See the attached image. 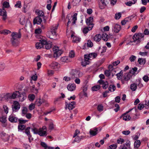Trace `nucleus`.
I'll return each mask as SVG.
<instances>
[{"mask_svg":"<svg viewBox=\"0 0 149 149\" xmlns=\"http://www.w3.org/2000/svg\"><path fill=\"white\" fill-rule=\"evenodd\" d=\"M19 98V101L23 102L26 99L25 97L20 93L18 91H16L13 93H8L0 95V100H5L8 101L10 99H15L16 98Z\"/></svg>","mask_w":149,"mask_h":149,"instance_id":"f257e3e1","label":"nucleus"},{"mask_svg":"<svg viewBox=\"0 0 149 149\" xmlns=\"http://www.w3.org/2000/svg\"><path fill=\"white\" fill-rule=\"evenodd\" d=\"M97 56V54L95 53L84 55V60L81 62V65L83 66H85L89 64L90 63V61L95 58Z\"/></svg>","mask_w":149,"mask_h":149,"instance_id":"f03ea898","label":"nucleus"},{"mask_svg":"<svg viewBox=\"0 0 149 149\" xmlns=\"http://www.w3.org/2000/svg\"><path fill=\"white\" fill-rule=\"evenodd\" d=\"M11 36V42L13 46L15 47L17 46L19 44V39L21 37L19 33L13 32Z\"/></svg>","mask_w":149,"mask_h":149,"instance_id":"7ed1b4c3","label":"nucleus"},{"mask_svg":"<svg viewBox=\"0 0 149 149\" xmlns=\"http://www.w3.org/2000/svg\"><path fill=\"white\" fill-rule=\"evenodd\" d=\"M58 25H53L51 27V31H49L47 33V36L51 39H55L57 36L56 31L58 27Z\"/></svg>","mask_w":149,"mask_h":149,"instance_id":"20e7f679","label":"nucleus"},{"mask_svg":"<svg viewBox=\"0 0 149 149\" xmlns=\"http://www.w3.org/2000/svg\"><path fill=\"white\" fill-rule=\"evenodd\" d=\"M77 13H74L73 16L72 17L70 16V15H68L67 16V18L68 20V22L67 24V27L69 26V24L71 23L72 21V25L75 24L76 21L77 20Z\"/></svg>","mask_w":149,"mask_h":149,"instance_id":"39448f33","label":"nucleus"},{"mask_svg":"<svg viewBox=\"0 0 149 149\" xmlns=\"http://www.w3.org/2000/svg\"><path fill=\"white\" fill-rule=\"evenodd\" d=\"M72 78L74 79L76 78L80 77L82 76V73L78 70H72L70 73Z\"/></svg>","mask_w":149,"mask_h":149,"instance_id":"423d86ee","label":"nucleus"},{"mask_svg":"<svg viewBox=\"0 0 149 149\" xmlns=\"http://www.w3.org/2000/svg\"><path fill=\"white\" fill-rule=\"evenodd\" d=\"M53 56L55 58H57L60 56L62 53L63 52L60 49L57 47H54L53 48Z\"/></svg>","mask_w":149,"mask_h":149,"instance_id":"0eeeda50","label":"nucleus"},{"mask_svg":"<svg viewBox=\"0 0 149 149\" xmlns=\"http://www.w3.org/2000/svg\"><path fill=\"white\" fill-rule=\"evenodd\" d=\"M144 34L141 33H139L135 34L133 37V39L134 40L133 42H135L137 41V43H139L140 42V40L144 37Z\"/></svg>","mask_w":149,"mask_h":149,"instance_id":"6e6552de","label":"nucleus"},{"mask_svg":"<svg viewBox=\"0 0 149 149\" xmlns=\"http://www.w3.org/2000/svg\"><path fill=\"white\" fill-rule=\"evenodd\" d=\"M132 71H130L129 72L126 73L124 74L123 79H122L121 81L123 83L124 81H128L132 77L133 74L132 73Z\"/></svg>","mask_w":149,"mask_h":149,"instance_id":"1a4fd4ad","label":"nucleus"},{"mask_svg":"<svg viewBox=\"0 0 149 149\" xmlns=\"http://www.w3.org/2000/svg\"><path fill=\"white\" fill-rule=\"evenodd\" d=\"M128 111H130L129 113L130 116L131 117V119L134 120L138 118V116L136 114V111L135 110H134L133 109H132Z\"/></svg>","mask_w":149,"mask_h":149,"instance_id":"9d476101","label":"nucleus"},{"mask_svg":"<svg viewBox=\"0 0 149 149\" xmlns=\"http://www.w3.org/2000/svg\"><path fill=\"white\" fill-rule=\"evenodd\" d=\"M20 107V105L17 101L14 102L13 105L12 106V109L13 111H17Z\"/></svg>","mask_w":149,"mask_h":149,"instance_id":"9b49d317","label":"nucleus"},{"mask_svg":"<svg viewBox=\"0 0 149 149\" xmlns=\"http://www.w3.org/2000/svg\"><path fill=\"white\" fill-rule=\"evenodd\" d=\"M47 128L46 126H43L42 128L39 129V135L41 136H46L47 135Z\"/></svg>","mask_w":149,"mask_h":149,"instance_id":"f8f14e48","label":"nucleus"},{"mask_svg":"<svg viewBox=\"0 0 149 149\" xmlns=\"http://www.w3.org/2000/svg\"><path fill=\"white\" fill-rule=\"evenodd\" d=\"M75 102L72 101L68 104L65 102V109H68L69 110H71L75 107Z\"/></svg>","mask_w":149,"mask_h":149,"instance_id":"ddd939ff","label":"nucleus"},{"mask_svg":"<svg viewBox=\"0 0 149 149\" xmlns=\"http://www.w3.org/2000/svg\"><path fill=\"white\" fill-rule=\"evenodd\" d=\"M119 149H130V142L128 141L123 144L121 145L119 148Z\"/></svg>","mask_w":149,"mask_h":149,"instance_id":"4468645a","label":"nucleus"},{"mask_svg":"<svg viewBox=\"0 0 149 149\" xmlns=\"http://www.w3.org/2000/svg\"><path fill=\"white\" fill-rule=\"evenodd\" d=\"M120 26L117 24H114L113 26L112 31L114 33H117L119 32L121 29Z\"/></svg>","mask_w":149,"mask_h":149,"instance_id":"2eb2a0df","label":"nucleus"},{"mask_svg":"<svg viewBox=\"0 0 149 149\" xmlns=\"http://www.w3.org/2000/svg\"><path fill=\"white\" fill-rule=\"evenodd\" d=\"M46 43V41L44 40H40V42H37L36 44V48L37 49H40L44 47V44Z\"/></svg>","mask_w":149,"mask_h":149,"instance_id":"dca6fc26","label":"nucleus"},{"mask_svg":"<svg viewBox=\"0 0 149 149\" xmlns=\"http://www.w3.org/2000/svg\"><path fill=\"white\" fill-rule=\"evenodd\" d=\"M8 119L12 123H16L18 120V118L13 114L10 115L8 117Z\"/></svg>","mask_w":149,"mask_h":149,"instance_id":"f3484780","label":"nucleus"},{"mask_svg":"<svg viewBox=\"0 0 149 149\" xmlns=\"http://www.w3.org/2000/svg\"><path fill=\"white\" fill-rule=\"evenodd\" d=\"M1 138L4 141H6L9 140L10 138L9 136L3 132L0 134Z\"/></svg>","mask_w":149,"mask_h":149,"instance_id":"a211bd4d","label":"nucleus"},{"mask_svg":"<svg viewBox=\"0 0 149 149\" xmlns=\"http://www.w3.org/2000/svg\"><path fill=\"white\" fill-rule=\"evenodd\" d=\"M0 15L2 16V19L5 20L7 17V14L6 10L4 9H0Z\"/></svg>","mask_w":149,"mask_h":149,"instance_id":"6ab92c4d","label":"nucleus"},{"mask_svg":"<svg viewBox=\"0 0 149 149\" xmlns=\"http://www.w3.org/2000/svg\"><path fill=\"white\" fill-rule=\"evenodd\" d=\"M130 111H127L126 113L123 114L122 116L123 120L125 121L129 120L131 119V117L129 114Z\"/></svg>","mask_w":149,"mask_h":149,"instance_id":"aec40b11","label":"nucleus"},{"mask_svg":"<svg viewBox=\"0 0 149 149\" xmlns=\"http://www.w3.org/2000/svg\"><path fill=\"white\" fill-rule=\"evenodd\" d=\"M93 17H90L86 20V24L90 26H93Z\"/></svg>","mask_w":149,"mask_h":149,"instance_id":"412c9836","label":"nucleus"},{"mask_svg":"<svg viewBox=\"0 0 149 149\" xmlns=\"http://www.w3.org/2000/svg\"><path fill=\"white\" fill-rule=\"evenodd\" d=\"M109 1L108 0H101V3L100 4V8L101 9H103L108 4Z\"/></svg>","mask_w":149,"mask_h":149,"instance_id":"4be33fe9","label":"nucleus"},{"mask_svg":"<svg viewBox=\"0 0 149 149\" xmlns=\"http://www.w3.org/2000/svg\"><path fill=\"white\" fill-rule=\"evenodd\" d=\"M89 133L92 136H94L97 134L98 133V129L97 128H94L90 130Z\"/></svg>","mask_w":149,"mask_h":149,"instance_id":"5701e85b","label":"nucleus"},{"mask_svg":"<svg viewBox=\"0 0 149 149\" xmlns=\"http://www.w3.org/2000/svg\"><path fill=\"white\" fill-rule=\"evenodd\" d=\"M51 68L53 69L57 70L60 67L58 63L56 62H52L50 65Z\"/></svg>","mask_w":149,"mask_h":149,"instance_id":"b1692460","label":"nucleus"},{"mask_svg":"<svg viewBox=\"0 0 149 149\" xmlns=\"http://www.w3.org/2000/svg\"><path fill=\"white\" fill-rule=\"evenodd\" d=\"M42 20L41 18L39 16L36 17L33 20V23L34 24H40L42 22Z\"/></svg>","mask_w":149,"mask_h":149,"instance_id":"393cba45","label":"nucleus"},{"mask_svg":"<svg viewBox=\"0 0 149 149\" xmlns=\"http://www.w3.org/2000/svg\"><path fill=\"white\" fill-rule=\"evenodd\" d=\"M76 88V85L74 84H69L67 87L68 90L70 91H72L75 90Z\"/></svg>","mask_w":149,"mask_h":149,"instance_id":"a878e982","label":"nucleus"},{"mask_svg":"<svg viewBox=\"0 0 149 149\" xmlns=\"http://www.w3.org/2000/svg\"><path fill=\"white\" fill-rule=\"evenodd\" d=\"M99 82L101 84H102V87L104 89H106L108 87V83L107 82H104L102 80L99 81Z\"/></svg>","mask_w":149,"mask_h":149,"instance_id":"bb28decb","label":"nucleus"},{"mask_svg":"<svg viewBox=\"0 0 149 149\" xmlns=\"http://www.w3.org/2000/svg\"><path fill=\"white\" fill-rule=\"evenodd\" d=\"M30 89L31 92L37 94L38 92V88H36L34 85L31 86Z\"/></svg>","mask_w":149,"mask_h":149,"instance_id":"cd10ccee","label":"nucleus"},{"mask_svg":"<svg viewBox=\"0 0 149 149\" xmlns=\"http://www.w3.org/2000/svg\"><path fill=\"white\" fill-rule=\"evenodd\" d=\"M35 13L38 16L44 17V14L43 11L42 10H40L38 9H37L35 10Z\"/></svg>","mask_w":149,"mask_h":149,"instance_id":"c85d7f7f","label":"nucleus"},{"mask_svg":"<svg viewBox=\"0 0 149 149\" xmlns=\"http://www.w3.org/2000/svg\"><path fill=\"white\" fill-rule=\"evenodd\" d=\"M116 72L114 70H112L111 72L110 70H106L104 72V74L106 76L108 77L111 75V72L112 74H115L116 73Z\"/></svg>","mask_w":149,"mask_h":149,"instance_id":"c756f323","label":"nucleus"},{"mask_svg":"<svg viewBox=\"0 0 149 149\" xmlns=\"http://www.w3.org/2000/svg\"><path fill=\"white\" fill-rule=\"evenodd\" d=\"M40 145L44 148V149H54V147L47 146V144L44 142H41Z\"/></svg>","mask_w":149,"mask_h":149,"instance_id":"7c9ffc66","label":"nucleus"},{"mask_svg":"<svg viewBox=\"0 0 149 149\" xmlns=\"http://www.w3.org/2000/svg\"><path fill=\"white\" fill-rule=\"evenodd\" d=\"M102 36L100 34H97L94 37V40L96 42H99L101 39Z\"/></svg>","mask_w":149,"mask_h":149,"instance_id":"2f4dec72","label":"nucleus"},{"mask_svg":"<svg viewBox=\"0 0 149 149\" xmlns=\"http://www.w3.org/2000/svg\"><path fill=\"white\" fill-rule=\"evenodd\" d=\"M30 128L29 127H27L25 129V133L29 137V140L30 142H31L30 138L31 137V136L30 134Z\"/></svg>","mask_w":149,"mask_h":149,"instance_id":"473e14b6","label":"nucleus"},{"mask_svg":"<svg viewBox=\"0 0 149 149\" xmlns=\"http://www.w3.org/2000/svg\"><path fill=\"white\" fill-rule=\"evenodd\" d=\"M137 84L133 83L130 85V89L132 91H136L137 88Z\"/></svg>","mask_w":149,"mask_h":149,"instance_id":"72a5a7b5","label":"nucleus"},{"mask_svg":"<svg viewBox=\"0 0 149 149\" xmlns=\"http://www.w3.org/2000/svg\"><path fill=\"white\" fill-rule=\"evenodd\" d=\"M52 43L51 42H47L46 41V43L44 44V46H45L46 49H50L52 47Z\"/></svg>","mask_w":149,"mask_h":149,"instance_id":"f704fd0d","label":"nucleus"},{"mask_svg":"<svg viewBox=\"0 0 149 149\" xmlns=\"http://www.w3.org/2000/svg\"><path fill=\"white\" fill-rule=\"evenodd\" d=\"M93 28V26H89L88 27L84 28L83 30V33L85 34L89 30H91Z\"/></svg>","mask_w":149,"mask_h":149,"instance_id":"c9c22d12","label":"nucleus"},{"mask_svg":"<svg viewBox=\"0 0 149 149\" xmlns=\"http://www.w3.org/2000/svg\"><path fill=\"white\" fill-rule=\"evenodd\" d=\"M123 71L121 70L120 72L116 74L118 80H121L122 79H123V78H122V76L123 75Z\"/></svg>","mask_w":149,"mask_h":149,"instance_id":"e433bc0d","label":"nucleus"},{"mask_svg":"<svg viewBox=\"0 0 149 149\" xmlns=\"http://www.w3.org/2000/svg\"><path fill=\"white\" fill-rule=\"evenodd\" d=\"M141 143L139 140H136V141L134 143V147L135 149H137L140 145Z\"/></svg>","mask_w":149,"mask_h":149,"instance_id":"4c0bfd02","label":"nucleus"},{"mask_svg":"<svg viewBox=\"0 0 149 149\" xmlns=\"http://www.w3.org/2000/svg\"><path fill=\"white\" fill-rule=\"evenodd\" d=\"M108 89L109 91L111 92H113L116 89V86L113 85H111L109 87Z\"/></svg>","mask_w":149,"mask_h":149,"instance_id":"58836bf2","label":"nucleus"},{"mask_svg":"<svg viewBox=\"0 0 149 149\" xmlns=\"http://www.w3.org/2000/svg\"><path fill=\"white\" fill-rule=\"evenodd\" d=\"M10 33V31L6 29L0 31V34H2L4 35H7Z\"/></svg>","mask_w":149,"mask_h":149,"instance_id":"ea45409f","label":"nucleus"},{"mask_svg":"<svg viewBox=\"0 0 149 149\" xmlns=\"http://www.w3.org/2000/svg\"><path fill=\"white\" fill-rule=\"evenodd\" d=\"M102 37L104 40L107 41L108 40L109 36L107 33H104L102 35Z\"/></svg>","mask_w":149,"mask_h":149,"instance_id":"a19ab883","label":"nucleus"},{"mask_svg":"<svg viewBox=\"0 0 149 149\" xmlns=\"http://www.w3.org/2000/svg\"><path fill=\"white\" fill-rule=\"evenodd\" d=\"M6 116H3L0 118V122L2 123H5L6 121Z\"/></svg>","mask_w":149,"mask_h":149,"instance_id":"79ce46f5","label":"nucleus"},{"mask_svg":"<svg viewBox=\"0 0 149 149\" xmlns=\"http://www.w3.org/2000/svg\"><path fill=\"white\" fill-rule=\"evenodd\" d=\"M81 0H73L72 2V4L74 6H76L79 3Z\"/></svg>","mask_w":149,"mask_h":149,"instance_id":"37998d69","label":"nucleus"},{"mask_svg":"<svg viewBox=\"0 0 149 149\" xmlns=\"http://www.w3.org/2000/svg\"><path fill=\"white\" fill-rule=\"evenodd\" d=\"M136 1L137 0H134L133 1V2L129 1L127 2V3H125V4L128 6H131L132 4H135Z\"/></svg>","mask_w":149,"mask_h":149,"instance_id":"c03bdc74","label":"nucleus"},{"mask_svg":"<svg viewBox=\"0 0 149 149\" xmlns=\"http://www.w3.org/2000/svg\"><path fill=\"white\" fill-rule=\"evenodd\" d=\"M9 7V3L8 2L6 1H5L3 3L2 8L4 9V8H8Z\"/></svg>","mask_w":149,"mask_h":149,"instance_id":"a18cd8bd","label":"nucleus"},{"mask_svg":"<svg viewBox=\"0 0 149 149\" xmlns=\"http://www.w3.org/2000/svg\"><path fill=\"white\" fill-rule=\"evenodd\" d=\"M28 98L30 101H33L35 98V96L33 94H29L28 96Z\"/></svg>","mask_w":149,"mask_h":149,"instance_id":"49530a36","label":"nucleus"},{"mask_svg":"<svg viewBox=\"0 0 149 149\" xmlns=\"http://www.w3.org/2000/svg\"><path fill=\"white\" fill-rule=\"evenodd\" d=\"M28 110L26 107H23L22 108V113L24 114H26L28 112Z\"/></svg>","mask_w":149,"mask_h":149,"instance_id":"de8ad7c7","label":"nucleus"},{"mask_svg":"<svg viewBox=\"0 0 149 149\" xmlns=\"http://www.w3.org/2000/svg\"><path fill=\"white\" fill-rule=\"evenodd\" d=\"M35 105L34 104L31 103L30 104L29 107V109L30 111L33 109L35 108Z\"/></svg>","mask_w":149,"mask_h":149,"instance_id":"09e8293b","label":"nucleus"},{"mask_svg":"<svg viewBox=\"0 0 149 149\" xmlns=\"http://www.w3.org/2000/svg\"><path fill=\"white\" fill-rule=\"evenodd\" d=\"M15 7L16 8H21L22 7L21 1H17L15 5Z\"/></svg>","mask_w":149,"mask_h":149,"instance_id":"8fccbe9b","label":"nucleus"},{"mask_svg":"<svg viewBox=\"0 0 149 149\" xmlns=\"http://www.w3.org/2000/svg\"><path fill=\"white\" fill-rule=\"evenodd\" d=\"M100 88V86L99 85H97L93 87L92 88V90L94 91H97Z\"/></svg>","mask_w":149,"mask_h":149,"instance_id":"3c124183","label":"nucleus"},{"mask_svg":"<svg viewBox=\"0 0 149 149\" xmlns=\"http://www.w3.org/2000/svg\"><path fill=\"white\" fill-rule=\"evenodd\" d=\"M138 62L140 64H144L145 62V60L142 58H139L138 60Z\"/></svg>","mask_w":149,"mask_h":149,"instance_id":"603ef678","label":"nucleus"},{"mask_svg":"<svg viewBox=\"0 0 149 149\" xmlns=\"http://www.w3.org/2000/svg\"><path fill=\"white\" fill-rule=\"evenodd\" d=\"M18 121L19 123L21 124H24L28 121L27 120H23L22 119H18Z\"/></svg>","mask_w":149,"mask_h":149,"instance_id":"864d4df0","label":"nucleus"},{"mask_svg":"<svg viewBox=\"0 0 149 149\" xmlns=\"http://www.w3.org/2000/svg\"><path fill=\"white\" fill-rule=\"evenodd\" d=\"M136 57L134 55H132L129 58V60L131 62H134L136 60Z\"/></svg>","mask_w":149,"mask_h":149,"instance_id":"5fc2aeb1","label":"nucleus"},{"mask_svg":"<svg viewBox=\"0 0 149 149\" xmlns=\"http://www.w3.org/2000/svg\"><path fill=\"white\" fill-rule=\"evenodd\" d=\"M121 13H119L118 14H116L115 15V18L116 19H119L121 17Z\"/></svg>","mask_w":149,"mask_h":149,"instance_id":"6e6d98bb","label":"nucleus"},{"mask_svg":"<svg viewBox=\"0 0 149 149\" xmlns=\"http://www.w3.org/2000/svg\"><path fill=\"white\" fill-rule=\"evenodd\" d=\"M103 107L101 104L99 105L97 107V109L98 110L100 111H102L103 110Z\"/></svg>","mask_w":149,"mask_h":149,"instance_id":"4d7b16f0","label":"nucleus"},{"mask_svg":"<svg viewBox=\"0 0 149 149\" xmlns=\"http://www.w3.org/2000/svg\"><path fill=\"white\" fill-rule=\"evenodd\" d=\"M116 144H112L110 145L109 147V149H116L117 147Z\"/></svg>","mask_w":149,"mask_h":149,"instance_id":"13d9d810","label":"nucleus"},{"mask_svg":"<svg viewBox=\"0 0 149 149\" xmlns=\"http://www.w3.org/2000/svg\"><path fill=\"white\" fill-rule=\"evenodd\" d=\"M87 45L88 47H91L93 46V45L91 41L90 40H88L87 43Z\"/></svg>","mask_w":149,"mask_h":149,"instance_id":"bf43d9fd","label":"nucleus"},{"mask_svg":"<svg viewBox=\"0 0 149 149\" xmlns=\"http://www.w3.org/2000/svg\"><path fill=\"white\" fill-rule=\"evenodd\" d=\"M5 68V64L3 63H0V71L3 70Z\"/></svg>","mask_w":149,"mask_h":149,"instance_id":"052dcab7","label":"nucleus"},{"mask_svg":"<svg viewBox=\"0 0 149 149\" xmlns=\"http://www.w3.org/2000/svg\"><path fill=\"white\" fill-rule=\"evenodd\" d=\"M25 128V126L23 125H19L18 126V129L19 130H22Z\"/></svg>","mask_w":149,"mask_h":149,"instance_id":"680f3d73","label":"nucleus"},{"mask_svg":"<svg viewBox=\"0 0 149 149\" xmlns=\"http://www.w3.org/2000/svg\"><path fill=\"white\" fill-rule=\"evenodd\" d=\"M124 142V140L122 138H120L117 141V143L118 144H122Z\"/></svg>","mask_w":149,"mask_h":149,"instance_id":"e2e57ef3","label":"nucleus"},{"mask_svg":"<svg viewBox=\"0 0 149 149\" xmlns=\"http://www.w3.org/2000/svg\"><path fill=\"white\" fill-rule=\"evenodd\" d=\"M73 41L74 42H79L80 40V39L78 37L74 36L73 38Z\"/></svg>","mask_w":149,"mask_h":149,"instance_id":"0e129e2a","label":"nucleus"},{"mask_svg":"<svg viewBox=\"0 0 149 149\" xmlns=\"http://www.w3.org/2000/svg\"><path fill=\"white\" fill-rule=\"evenodd\" d=\"M3 108L4 109V110L5 113L7 114L8 113V107L5 105H4L3 106Z\"/></svg>","mask_w":149,"mask_h":149,"instance_id":"69168bd1","label":"nucleus"},{"mask_svg":"<svg viewBox=\"0 0 149 149\" xmlns=\"http://www.w3.org/2000/svg\"><path fill=\"white\" fill-rule=\"evenodd\" d=\"M33 131V132L34 134H39V129L38 130L36 128H34L32 129Z\"/></svg>","mask_w":149,"mask_h":149,"instance_id":"338daca9","label":"nucleus"},{"mask_svg":"<svg viewBox=\"0 0 149 149\" xmlns=\"http://www.w3.org/2000/svg\"><path fill=\"white\" fill-rule=\"evenodd\" d=\"M74 52L71 51L70 52L69 54V56L70 58H73L74 57Z\"/></svg>","mask_w":149,"mask_h":149,"instance_id":"774afa93","label":"nucleus"}]
</instances>
